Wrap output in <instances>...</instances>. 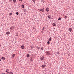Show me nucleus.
<instances>
[{
  "label": "nucleus",
  "instance_id": "nucleus-21",
  "mask_svg": "<svg viewBox=\"0 0 74 74\" xmlns=\"http://www.w3.org/2000/svg\"><path fill=\"white\" fill-rule=\"evenodd\" d=\"M13 1L14 3H16V0H13Z\"/></svg>",
  "mask_w": 74,
  "mask_h": 74
},
{
  "label": "nucleus",
  "instance_id": "nucleus-27",
  "mask_svg": "<svg viewBox=\"0 0 74 74\" xmlns=\"http://www.w3.org/2000/svg\"><path fill=\"white\" fill-rule=\"evenodd\" d=\"M20 1H22V0H19Z\"/></svg>",
  "mask_w": 74,
  "mask_h": 74
},
{
  "label": "nucleus",
  "instance_id": "nucleus-1",
  "mask_svg": "<svg viewBox=\"0 0 74 74\" xmlns=\"http://www.w3.org/2000/svg\"><path fill=\"white\" fill-rule=\"evenodd\" d=\"M46 55H50V54L49 53V52L48 51H47L46 52Z\"/></svg>",
  "mask_w": 74,
  "mask_h": 74
},
{
  "label": "nucleus",
  "instance_id": "nucleus-10",
  "mask_svg": "<svg viewBox=\"0 0 74 74\" xmlns=\"http://www.w3.org/2000/svg\"><path fill=\"white\" fill-rule=\"evenodd\" d=\"M46 10L47 12H48V11H49V9L48 8H46Z\"/></svg>",
  "mask_w": 74,
  "mask_h": 74
},
{
  "label": "nucleus",
  "instance_id": "nucleus-16",
  "mask_svg": "<svg viewBox=\"0 0 74 74\" xmlns=\"http://www.w3.org/2000/svg\"><path fill=\"white\" fill-rule=\"evenodd\" d=\"M51 39H52V38H51V37L49 39V41H51Z\"/></svg>",
  "mask_w": 74,
  "mask_h": 74
},
{
  "label": "nucleus",
  "instance_id": "nucleus-13",
  "mask_svg": "<svg viewBox=\"0 0 74 74\" xmlns=\"http://www.w3.org/2000/svg\"><path fill=\"white\" fill-rule=\"evenodd\" d=\"M6 72L8 74V73H9V70H8V69H7L6 70Z\"/></svg>",
  "mask_w": 74,
  "mask_h": 74
},
{
  "label": "nucleus",
  "instance_id": "nucleus-22",
  "mask_svg": "<svg viewBox=\"0 0 74 74\" xmlns=\"http://www.w3.org/2000/svg\"><path fill=\"white\" fill-rule=\"evenodd\" d=\"M16 15H18V14H19V13L18 12H16Z\"/></svg>",
  "mask_w": 74,
  "mask_h": 74
},
{
  "label": "nucleus",
  "instance_id": "nucleus-15",
  "mask_svg": "<svg viewBox=\"0 0 74 74\" xmlns=\"http://www.w3.org/2000/svg\"><path fill=\"white\" fill-rule=\"evenodd\" d=\"M42 12H44V8H43L42 9Z\"/></svg>",
  "mask_w": 74,
  "mask_h": 74
},
{
  "label": "nucleus",
  "instance_id": "nucleus-6",
  "mask_svg": "<svg viewBox=\"0 0 74 74\" xmlns=\"http://www.w3.org/2000/svg\"><path fill=\"white\" fill-rule=\"evenodd\" d=\"M69 31L70 32H71L72 31V29L71 28H69Z\"/></svg>",
  "mask_w": 74,
  "mask_h": 74
},
{
  "label": "nucleus",
  "instance_id": "nucleus-17",
  "mask_svg": "<svg viewBox=\"0 0 74 74\" xmlns=\"http://www.w3.org/2000/svg\"><path fill=\"white\" fill-rule=\"evenodd\" d=\"M24 5H21V7H22V8H24Z\"/></svg>",
  "mask_w": 74,
  "mask_h": 74
},
{
  "label": "nucleus",
  "instance_id": "nucleus-30",
  "mask_svg": "<svg viewBox=\"0 0 74 74\" xmlns=\"http://www.w3.org/2000/svg\"><path fill=\"white\" fill-rule=\"evenodd\" d=\"M24 11H26L25 9L24 10Z\"/></svg>",
  "mask_w": 74,
  "mask_h": 74
},
{
  "label": "nucleus",
  "instance_id": "nucleus-5",
  "mask_svg": "<svg viewBox=\"0 0 74 74\" xmlns=\"http://www.w3.org/2000/svg\"><path fill=\"white\" fill-rule=\"evenodd\" d=\"M46 66V65H45L43 64L41 66V67H42V68H44Z\"/></svg>",
  "mask_w": 74,
  "mask_h": 74
},
{
  "label": "nucleus",
  "instance_id": "nucleus-24",
  "mask_svg": "<svg viewBox=\"0 0 74 74\" xmlns=\"http://www.w3.org/2000/svg\"><path fill=\"white\" fill-rule=\"evenodd\" d=\"M9 1L11 3V2H12V0H9Z\"/></svg>",
  "mask_w": 74,
  "mask_h": 74
},
{
  "label": "nucleus",
  "instance_id": "nucleus-33",
  "mask_svg": "<svg viewBox=\"0 0 74 74\" xmlns=\"http://www.w3.org/2000/svg\"><path fill=\"white\" fill-rule=\"evenodd\" d=\"M34 3H35V2H34Z\"/></svg>",
  "mask_w": 74,
  "mask_h": 74
},
{
  "label": "nucleus",
  "instance_id": "nucleus-28",
  "mask_svg": "<svg viewBox=\"0 0 74 74\" xmlns=\"http://www.w3.org/2000/svg\"><path fill=\"white\" fill-rule=\"evenodd\" d=\"M42 1L43 3H44V2H45V1H44V0H43Z\"/></svg>",
  "mask_w": 74,
  "mask_h": 74
},
{
  "label": "nucleus",
  "instance_id": "nucleus-4",
  "mask_svg": "<svg viewBox=\"0 0 74 74\" xmlns=\"http://www.w3.org/2000/svg\"><path fill=\"white\" fill-rule=\"evenodd\" d=\"M10 29H11V30H14V27H10Z\"/></svg>",
  "mask_w": 74,
  "mask_h": 74
},
{
  "label": "nucleus",
  "instance_id": "nucleus-29",
  "mask_svg": "<svg viewBox=\"0 0 74 74\" xmlns=\"http://www.w3.org/2000/svg\"><path fill=\"white\" fill-rule=\"evenodd\" d=\"M39 11H42V9H40Z\"/></svg>",
  "mask_w": 74,
  "mask_h": 74
},
{
  "label": "nucleus",
  "instance_id": "nucleus-11",
  "mask_svg": "<svg viewBox=\"0 0 74 74\" xmlns=\"http://www.w3.org/2000/svg\"><path fill=\"white\" fill-rule=\"evenodd\" d=\"M27 58H30V55L29 54H27Z\"/></svg>",
  "mask_w": 74,
  "mask_h": 74
},
{
  "label": "nucleus",
  "instance_id": "nucleus-18",
  "mask_svg": "<svg viewBox=\"0 0 74 74\" xmlns=\"http://www.w3.org/2000/svg\"><path fill=\"white\" fill-rule=\"evenodd\" d=\"M62 19V18H61L60 17L59 18H58V21H59V20H61Z\"/></svg>",
  "mask_w": 74,
  "mask_h": 74
},
{
  "label": "nucleus",
  "instance_id": "nucleus-31",
  "mask_svg": "<svg viewBox=\"0 0 74 74\" xmlns=\"http://www.w3.org/2000/svg\"><path fill=\"white\" fill-rule=\"evenodd\" d=\"M1 74H5V73H2Z\"/></svg>",
  "mask_w": 74,
  "mask_h": 74
},
{
  "label": "nucleus",
  "instance_id": "nucleus-20",
  "mask_svg": "<svg viewBox=\"0 0 74 74\" xmlns=\"http://www.w3.org/2000/svg\"><path fill=\"white\" fill-rule=\"evenodd\" d=\"M64 18L65 19H66V18H67V16H66L64 17Z\"/></svg>",
  "mask_w": 74,
  "mask_h": 74
},
{
  "label": "nucleus",
  "instance_id": "nucleus-26",
  "mask_svg": "<svg viewBox=\"0 0 74 74\" xmlns=\"http://www.w3.org/2000/svg\"><path fill=\"white\" fill-rule=\"evenodd\" d=\"M41 50H42V51H43V48H41Z\"/></svg>",
  "mask_w": 74,
  "mask_h": 74
},
{
  "label": "nucleus",
  "instance_id": "nucleus-23",
  "mask_svg": "<svg viewBox=\"0 0 74 74\" xmlns=\"http://www.w3.org/2000/svg\"><path fill=\"white\" fill-rule=\"evenodd\" d=\"M47 43L49 44V41H48L47 42Z\"/></svg>",
  "mask_w": 74,
  "mask_h": 74
},
{
  "label": "nucleus",
  "instance_id": "nucleus-32",
  "mask_svg": "<svg viewBox=\"0 0 74 74\" xmlns=\"http://www.w3.org/2000/svg\"><path fill=\"white\" fill-rule=\"evenodd\" d=\"M1 61V60L0 59V62Z\"/></svg>",
  "mask_w": 74,
  "mask_h": 74
},
{
  "label": "nucleus",
  "instance_id": "nucleus-8",
  "mask_svg": "<svg viewBox=\"0 0 74 74\" xmlns=\"http://www.w3.org/2000/svg\"><path fill=\"white\" fill-rule=\"evenodd\" d=\"M53 26H56V23H53L52 24Z\"/></svg>",
  "mask_w": 74,
  "mask_h": 74
},
{
  "label": "nucleus",
  "instance_id": "nucleus-12",
  "mask_svg": "<svg viewBox=\"0 0 74 74\" xmlns=\"http://www.w3.org/2000/svg\"><path fill=\"white\" fill-rule=\"evenodd\" d=\"M7 34H10V32H6Z\"/></svg>",
  "mask_w": 74,
  "mask_h": 74
},
{
  "label": "nucleus",
  "instance_id": "nucleus-3",
  "mask_svg": "<svg viewBox=\"0 0 74 74\" xmlns=\"http://www.w3.org/2000/svg\"><path fill=\"white\" fill-rule=\"evenodd\" d=\"M21 48L22 49H23L25 48V46H24V45H22V46H21Z\"/></svg>",
  "mask_w": 74,
  "mask_h": 74
},
{
  "label": "nucleus",
  "instance_id": "nucleus-25",
  "mask_svg": "<svg viewBox=\"0 0 74 74\" xmlns=\"http://www.w3.org/2000/svg\"><path fill=\"white\" fill-rule=\"evenodd\" d=\"M12 15V13H10V14H9V15Z\"/></svg>",
  "mask_w": 74,
  "mask_h": 74
},
{
  "label": "nucleus",
  "instance_id": "nucleus-7",
  "mask_svg": "<svg viewBox=\"0 0 74 74\" xmlns=\"http://www.w3.org/2000/svg\"><path fill=\"white\" fill-rule=\"evenodd\" d=\"M47 17L49 19H51V16L49 15Z\"/></svg>",
  "mask_w": 74,
  "mask_h": 74
},
{
  "label": "nucleus",
  "instance_id": "nucleus-2",
  "mask_svg": "<svg viewBox=\"0 0 74 74\" xmlns=\"http://www.w3.org/2000/svg\"><path fill=\"white\" fill-rule=\"evenodd\" d=\"M40 60H44V57L42 56L40 58Z\"/></svg>",
  "mask_w": 74,
  "mask_h": 74
},
{
  "label": "nucleus",
  "instance_id": "nucleus-19",
  "mask_svg": "<svg viewBox=\"0 0 74 74\" xmlns=\"http://www.w3.org/2000/svg\"><path fill=\"white\" fill-rule=\"evenodd\" d=\"M9 74H13V73L12 72H10Z\"/></svg>",
  "mask_w": 74,
  "mask_h": 74
},
{
  "label": "nucleus",
  "instance_id": "nucleus-14",
  "mask_svg": "<svg viewBox=\"0 0 74 74\" xmlns=\"http://www.w3.org/2000/svg\"><path fill=\"white\" fill-rule=\"evenodd\" d=\"M15 56V54H13L12 55V57L14 58V56Z\"/></svg>",
  "mask_w": 74,
  "mask_h": 74
},
{
  "label": "nucleus",
  "instance_id": "nucleus-34",
  "mask_svg": "<svg viewBox=\"0 0 74 74\" xmlns=\"http://www.w3.org/2000/svg\"><path fill=\"white\" fill-rule=\"evenodd\" d=\"M18 36V35H17V36Z\"/></svg>",
  "mask_w": 74,
  "mask_h": 74
},
{
  "label": "nucleus",
  "instance_id": "nucleus-9",
  "mask_svg": "<svg viewBox=\"0 0 74 74\" xmlns=\"http://www.w3.org/2000/svg\"><path fill=\"white\" fill-rule=\"evenodd\" d=\"M1 59L2 60H4L5 59V58L4 57H2L1 58Z\"/></svg>",
  "mask_w": 74,
  "mask_h": 74
}]
</instances>
